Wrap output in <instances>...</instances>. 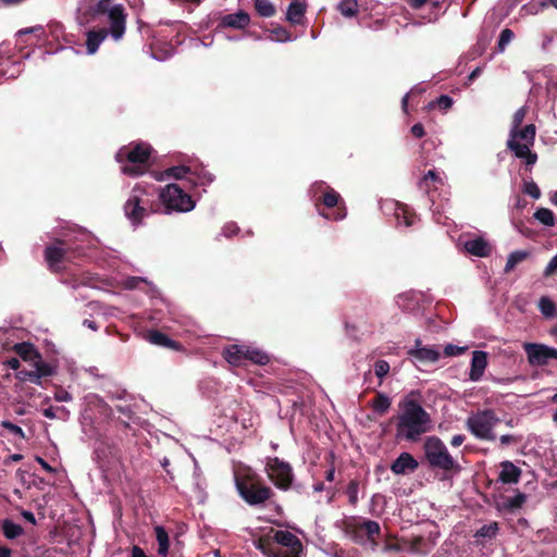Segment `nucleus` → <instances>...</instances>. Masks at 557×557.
<instances>
[{
  "label": "nucleus",
  "mask_w": 557,
  "mask_h": 557,
  "mask_svg": "<svg viewBox=\"0 0 557 557\" xmlns=\"http://www.w3.org/2000/svg\"><path fill=\"white\" fill-rule=\"evenodd\" d=\"M64 239L57 240L55 244L48 246L45 249V259L50 268V270L54 272H59L62 270V263L65 260H69L70 250H78V247L72 248L71 242L78 240L81 238H85L88 234L85 231L79 228H70L67 233L64 235Z\"/></svg>",
  "instance_id": "0eeeda50"
},
{
  "label": "nucleus",
  "mask_w": 557,
  "mask_h": 557,
  "mask_svg": "<svg viewBox=\"0 0 557 557\" xmlns=\"http://www.w3.org/2000/svg\"><path fill=\"white\" fill-rule=\"evenodd\" d=\"M271 40L277 42L292 41L290 34L283 27H275L271 30Z\"/></svg>",
  "instance_id": "09e8293b"
},
{
  "label": "nucleus",
  "mask_w": 557,
  "mask_h": 557,
  "mask_svg": "<svg viewBox=\"0 0 557 557\" xmlns=\"http://www.w3.org/2000/svg\"><path fill=\"white\" fill-rule=\"evenodd\" d=\"M306 12V5L300 1H293L289 3L286 11V18L292 24H301Z\"/></svg>",
  "instance_id": "cd10ccee"
},
{
  "label": "nucleus",
  "mask_w": 557,
  "mask_h": 557,
  "mask_svg": "<svg viewBox=\"0 0 557 557\" xmlns=\"http://www.w3.org/2000/svg\"><path fill=\"white\" fill-rule=\"evenodd\" d=\"M529 256V252L528 251H524V250H516V251H512L508 258H507V262L505 264V272L508 273L510 271H512L515 269V267L517 264H519L520 262H522L523 260H525Z\"/></svg>",
  "instance_id": "e433bc0d"
},
{
  "label": "nucleus",
  "mask_w": 557,
  "mask_h": 557,
  "mask_svg": "<svg viewBox=\"0 0 557 557\" xmlns=\"http://www.w3.org/2000/svg\"><path fill=\"white\" fill-rule=\"evenodd\" d=\"M463 246L467 252L480 258L487 257L492 252L490 243L482 237L468 239Z\"/></svg>",
  "instance_id": "5701e85b"
},
{
  "label": "nucleus",
  "mask_w": 557,
  "mask_h": 557,
  "mask_svg": "<svg viewBox=\"0 0 557 557\" xmlns=\"http://www.w3.org/2000/svg\"><path fill=\"white\" fill-rule=\"evenodd\" d=\"M525 114L527 109L524 107L515 112L507 139V148L516 158L524 160L527 165H534L537 161V156L531 151V148L535 141L536 127L534 124L521 127Z\"/></svg>",
  "instance_id": "f03ea898"
},
{
  "label": "nucleus",
  "mask_w": 557,
  "mask_h": 557,
  "mask_svg": "<svg viewBox=\"0 0 557 557\" xmlns=\"http://www.w3.org/2000/svg\"><path fill=\"white\" fill-rule=\"evenodd\" d=\"M418 461L409 453H401L392 463L391 470L395 474H406L413 472L418 468Z\"/></svg>",
  "instance_id": "4be33fe9"
},
{
  "label": "nucleus",
  "mask_w": 557,
  "mask_h": 557,
  "mask_svg": "<svg viewBox=\"0 0 557 557\" xmlns=\"http://www.w3.org/2000/svg\"><path fill=\"white\" fill-rule=\"evenodd\" d=\"M384 212H393L398 226L409 227L414 223V214L404 203L395 200H386L383 205Z\"/></svg>",
  "instance_id": "dca6fc26"
},
{
  "label": "nucleus",
  "mask_w": 557,
  "mask_h": 557,
  "mask_svg": "<svg viewBox=\"0 0 557 557\" xmlns=\"http://www.w3.org/2000/svg\"><path fill=\"white\" fill-rule=\"evenodd\" d=\"M14 351L17 354L20 358L24 361L33 362L39 352L35 348V346L28 342H23L14 345Z\"/></svg>",
  "instance_id": "c756f323"
},
{
  "label": "nucleus",
  "mask_w": 557,
  "mask_h": 557,
  "mask_svg": "<svg viewBox=\"0 0 557 557\" xmlns=\"http://www.w3.org/2000/svg\"><path fill=\"white\" fill-rule=\"evenodd\" d=\"M238 231L239 227L235 223L230 222L223 226L222 235H224L225 237H232L233 235L237 234Z\"/></svg>",
  "instance_id": "0e129e2a"
},
{
  "label": "nucleus",
  "mask_w": 557,
  "mask_h": 557,
  "mask_svg": "<svg viewBox=\"0 0 557 557\" xmlns=\"http://www.w3.org/2000/svg\"><path fill=\"white\" fill-rule=\"evenodd\" d=\"M500 422V419L491 409L479 410L471 413L466 421L469 432L482 441H494L496 434L494 428Z\"/></svg>",
  "instance_id": "9d476101"
},
{
  "label": "nucleus",
  "mask_w": 557,
  "mask_h": 557,
  "mask_svg": "<svg viewBox=\"0 0 557 557\" xmlns=\"http://www.w3.org/2000/svg\"><path fill=\"white\" fill-rule=\"evenodd\" d=\"M89 12L94 18H101L109 25L106 29L114 41H120L124 37L127 13L123 4H90Z\"/></svg>",
  "instance_id": "39448f33"
},
{
  "label": "nucleus",
  "mask_w": 557,
  "mask_h": 557,
  "mask_svg": "<svg viewBox=\"0 0 557 557\" xmlns=\"http://www.w3.org/2000/svg\"><path fill=\"white\" fill-rule=\"evenodd\" d=\"M346 535L356 544H369L373 549L377 546L381 525L374 520L360 516H351L344 521Z\"/></svg>",
  "instance_id": "423d86ee"
},
{
  "label": "nucleus",
  "mask_w": 557,
  "mask_h": 557,
  "mask_svg": "<svg viewBox=\"0 0 557 557\" xmlns=\"http://www.w3.org/2000/svg\"><path fill=\"white\" fill-rule=\"evenodd\" d=\"M54 399L59 403H69L73 399L72 394L63 388H59L54 393Z\"/></svg>",
  "instance_id": "e2e57ef3"
},
{
  "label": "nucleus",
  "mask_w": 557,
  "mask_h": 557,
  "mask_svg": "<svg viewBox=\"0 0 557 557\" xmlns=\"http://www.w3.org/2000/svg\"><path fill=\"white\" fill-rule=\"evenodd\" d=\"M537 307H539V310L541 311V313L545 318L553 319V318L557 317V307L549 297H547V296L541 297L539 300Z\"/></svg>",
  "instance_id": "2f4dec72"
},
{
  "label": "nucleus",
  "mask_w": 557,
  "mask_h": 557,
  "mask_svg": "<svg viewBox=\"0 0 557 557\" xmlns=\"http://www.w3.org/2000/svg\"><path fill=\"white\" fill-rule=\"evenodd\" d=\"M368 321L361 317L360 319L357 320L346 321L345 327L348 335L356 336V332L366 327Z\"/></svg>",
  "instance_id": "de8ad7c7"
},
{
  "label": "nucleus",
  "mask_w": 557,
  "mask_h": 557,
  "mask_svg": "<svg viewBox=\"0 0 557 557\" xmlns=\"http://www.w3.org/2000/svg\"><path fill=\"white\" fill-rule=\"evenodd\" d=\"M158 188L153 184L137 183L124 203L126 219L134 227L143 224L144 220L158 212Z\"/></svg>",
  "instance_id": "7ed1b4c3"
},
{
  "label": "nucleus",
  "mask_w": 557,
  "mask_h": 557,
  "mask_svg": "<svg viewBox=\"0 0 557 557\" xmlns=\"http://www.w3.org/2000/svg\"><path fill=\"white\" fill-rule=\"evenodd\" d=\"M429 182L436 183L438 185H444V176L443 173L436 172L435 170L428 171L423 178L420 182V187L422 189L429 188Z\"/></svg>",
  "instance_id": "37998d69"
},
{
  "label": "nucleus",
  "mask_w": 557,
  "mask_h": 557,
  "mask_svg": "<svg viewBox=\"0 0 557 557\" xmlns=\"http://www.w3.org/2000/svg\"><path fill=\"white\" fill-rule=\"evenodd\" d=\"M466 349H467V347H460V346H456V345H453V344H448L444 348V354H445V356H448V357H450V356H459Z\"/></svg>",
  "instance_id": "052dcab7"
},
{
  "label": "nucleus",
  "mask_w": 557,
  "mask_h": 557,
  "mask_svg": "<svg viewBox=\"0 0 557 557\" xmlns=\"http://www.w3.org/2000/svg\"><path fill=\"white\" fill-rule=\"evenodd\" d=\"M384 212H393L398 226L409 227L414 223V214L404 203L395 200H386L383 205Z\"/></svg>",
  "instance_id": "f3484780"
},
{
  "label": "nucleus",
  "mask_w": 557,
  "mask_h": 557,
  "mask_svg": "<svg viewBox=\"0 0 557 557\" xmlns=\"http://www.w3.org/2000/svg\"><path fill=\"white\" fill-rule=\"evenodd\" d=\"M527 500V495L523 493L518 492L515 496L508 499L507 505L511 509H517L522 507V505Z\"/></svg>",
  "instance_id": "13d9d810"
},
{
  "label": "nucleus",
  "mask_w": 557,
  "mask_h": 557,
  "mask_svg": "<svg viewBox=\"0 0 557 557\" xmlns=\"http://www.w3.org/2000/svg\"><path fill=\"white\" fill-rule=\"evenodd\" d=\"M523 193L529 195L533 199H539L541 197V190L537 184L533 181H524Z\"/></svg>",
  "instance_id": "5fc2aeb1"
},
{
  "label": "nucleus",
  "mask_w": 557,
  "mask_h": 557,
  "mask_svg": "<svg viewBox=\"0 0 557 557\" xmlns=\"http://www.w3.org/2000/svg\"><path fill=\"white\" fill-rule=\"evenodd\" d=\"M146 339L157 346L166 347V348H176L177 344L175 341L169 338L164 333L160 331H149L146 335Z\"/></svg>",
  "instance_id": "c85d7f7f"
},
{
  "label": "nucleus",
  "mask_w": 557,
  "mask_h": 557,
  "mask_svg": "<svg viewBox=\"0 0 557 557\" xmlns=\"http://www.w3.org/2000/svg\"><path fill=\"white\" fill-rule=\"evenodd\" d=\"M358 493H359V483L357 481H350L346 494L348 496L349 503L352 506H356L358 503Z\"/></svg>",
  "instance_id": "864d4df0"
},
{
  "label": "nucleus",
  "mask_w": 557,
  "mask_h": 557,
  "mask_svg": "<svg viewBox=\"0 0 557 557\" xmlns=\"http://www.w3.org/2000/svg\"><path fill=\"white\" fill-rule=\"evenodd\" d=\"M487 367V354L482 350H475L472 354L471 368L469 379L472 382H478L482 379L484 371Z\"/></svg>",
  "instance_id": "aec40b11"
},
{
  "label": "nucleus",
  "mask_w": 557,
  "mask_h": 557,
  "mask_svg": "<svg viewBox=\"0 0 557 557\" xmlns=\"http://www.w3.org/2000/svg\"><path fill=\"white\" fill-rule=\"evenodd\" d=\"M273 532V540L286 548L285 552H281V557H301L304 553V545L301 541L292 532L276 530Z\"/></svg>",
  "instance_id": "4468645a"
},
{
  "label": "nucleus",
  "mask_w": 557,
  "mask_h": 557,
  "mask_svg": "<svg viewBox=\"0 0 557 557\" xmlns=\"http://www.w3.org/2000/svg\"><path fill=\"white\" fill-rule=\"evenodd\" d=\"M157 199L164 207L166 214L190 212L196 207V201L177 184H168L162 189H158Z\"/></svg>",
  "instance_id": "1a4fd4ad"
},
{
  "label": "nucleus",
  "mask_w": 557,
  "mask_h": 557,
  "mask_svg": "<svg viewBox=\"0 0 557 557\" xmlns=\"http://www.w3.org/2000/svg\"><path fill=\"white\" fill-rule=\"evenodd\" d=\"M16 379L22 381V382L29 381V382H32L34 384H37V385H39L41 383V381H40V379L38 376V373H36L35 370H33V371H27V370L17 371Z\"/></svg>",
  "instance_id": "3c124183"
},
{
  "label": "nucleus",
  "mask_w": 557,
  "mask_h": 557,
  "mask_svg": "<svg viewBox=\"0 0 557 557\" xmlns=\"http://www.w3.org/2000/svg\"><path fill=\"white\" fill-rule=\"evenodd\" d=\"M189 173H190V166H186V165L172 166L164 172V174L168 177H173L175 180H182L187 185H188Z\"/></svg>",
  "instance_id": "c9c22d12"
},
{
  "label": "nucleus",
  "mask_w": 557,
  "mask_h": 557,
  "mask_svg": "<svg viewBox=\"0 0 557 557\" xmlns=\"http://www.w3.org/2000/svg\"><path fill=\"white\" fill-rule=\"evenodd\" d=\"M521 474V469L512 461L505 460L500 462L498 480L503 484H517L520 481Z\"/></svg>",
  "instance_id": "412c9836"
},
{
  "label": "nucleus",
  "mask_w": 557,
  "mask_h": 557,
  "mask_svg": "<svg viewBox=\"0 0 557 557\" xmlns=\"http://www.w3.org/2000/svg\"><path fill=\"white\" fill-rule=\"evenodd\" d=\"M32 366L35 368L36 373H38L39 379L50 376L54 373V368L45 362L40 356V354L37 356V358L32 362Z\"/></svg>",
  "instance_id": "72a5a7b5"
},
{
  "label": "nucleus",
  "mask_w": 557,
  "mask_h": 557,
  "mask_svg": "<svg viewBox=\"0 0 557 557\" xmlns=\"http://www.w3.org/2000/svg\"><path fill=\"white\" fill-rule=\"evenodd\" d=\"M534 219L545 226H554L555 215L552 210L547 208H540L534 212Z\"/></svg>",
  "instance_id": "a19ab883"
},
{
  "label": "nucleus",
  "mask_w": 557,
  "mask_h": 557,
  "mask_svg": "<svg viewBox=\"0 0 557 557\" xmlns=\"http://www.w3.org/2000/svg\"><path fill=\"white\" fill-rule=\"evenodd\" d=\"M337 9L345 17H352L358 13L359 4L357 0H343Z\"/></svg>",
  "instance_id": "58836bf2"
},
{
  "label": "nucleus",
  "mask_w": 557,
  "mask_h": 557,
  "mask_svg": "<svg viewBox=\"0 0 557 557\" xmlns=\"http://www.w3.org/2000/svg\"><path fill=\"white\" fill-rule=\"evenodd\" d=\"M548 7H549V1H547V0H531L529 3H527L522 7V11L525 14L535 15Z\"/></svg>",
  "instance_id": "c03bdc74"
},
{
  "label": "nucleus",
  "mask_w": 557,
  "mask_h": 557,
  "mask_svg": "<svg viewBox=\"0 0 557 557\" xmlns=\"http://www.w3.org/2000/svg\"><path fill=\"white\" fill-rule=\"evenodd\" d=\"M543 274L546 277L557 274V253L549 260Z\"/></svg>",
  "instance_id": "680f3d73"
},
{
  "label": "nucleus",
  "mask_w": 557,
  "mask_h": 557,
  "mask_svg": "<svg viewBox=\"0 0 557 557\" xmlns=\"http://www.w3.org/2000/svg\"><path fill=\"white\" fill-rule=\"evenodd\" d=\"M385 497L381 494H374L370 500L369 511L375 517H380L383 513V508L377 509L379 503H384Z\"/></svg>",
  "instance_id": "603ef678"
},
{
  "label": "nucleus",
  "mask_w": 557,
  "mask_h": 557,
  "mask_svg": "<svg viewBox=\"0 0 557 557\" xmlns=\"http://www.w3.org/2000/svg\"><path fill=\"white\" fill-rule=\"evenodd\" d=\"M253 545L264 557H281V552L273 549L271 545L262 539L256 541Z\"/></svg>",
  "instance_id": "49530a36"
},
{
  "label": "nucleus",
  "mask_w": 557,
  "mask_h": 557,
  "mask_svg": "<svg viewBox=\"0 0 557 557\" xmlns=\"http://www.w3.org/2000/svg\"><path fill=\"white\" fill-rule=\"evenodd\" d=\"M235 485L240 497L251 506L263 504L272 496L270 487L251 483L237 475H235Z\"/></svg>",
  "instance_id": "ddd939ff"
},
{
  "label": "nucleus",
  "mask_w": 557,
  "mask_h": 557,
  "mask_svg": "<svg viewBox=\"0 0 557 557\" xmlns=\"http://www.w3.org/2000/svg\"><path fill=\"white\" fill-rule=\"evenodd\" d=\"M389 369V363L385 360H379L374 364V373L380 380L388 374Z\"/></svg>",
  "instance_id": "4d7b16f0"
},
{
  "label": "nucleus",
  "mask_w": 557,
  "mask_h": 557,
  "mask_svg": "<svg viewBox=\"0 0 557 557\" xmlns=\"http://www.w3.org/2000/svg\"><path fill=\"white\" fill-rule=\"evenodd\" d=\"M194 486L199 495V498L202 499L205 496L206 483H205V479L202 478L201 469L195 458H194Z\"/></svg>",
  "instance_id": "4c0bfd02"
},
{
  "label": "nucleus",
  "mask_w": 557,
  "mask_h": 557,
  "mask_svg": "<svg viewBox=\"0 0 557 557\" xmlns=\"http://www.w3.org/2000/svg\"><path fill=\"white\" fill-rule=\"evenodd\" d=\"M411 134L417 138L423 137L425 134L423 125L421 123L414 124L411 127Z\"/></svg>",
  "instance_id": "774afa93"
},
{
  "label": "nucleus",
  "mask_w": 557,
  "mask_h": 557,
  "mask_svg": "<svg viewBox=\"0 0 557 557\" xmlns=\"http://www.w3.org/2000/svg\"><path fill=\"white\" fill-rule=\"evenodd\" d=\"M265 471L274 485L283 491L288 490L294 481L292 466L277 457L267 458Z\"/></svg>",
  "instance_id": "f8f14e48"
},
{
  "label": "nucleus",
  "mask_w": 557,
  "mask_h": 557,
  "mask_svg": "<svg viewBox=\"0 0 557 557\" xmlns=\"http://www.w3.org/2000/svg\"><path fill=\"white\" fill-rule=\"evenodd\" d=\"M246 361H251L256 364L264 366L269 363L270 356L257 347L245 345V362Z\"/></svg>",
  "instance_id": "bb28decb"
},
{
  "label": "nucleus",
  "mask_w": 557,
  "mask_h": 557,
  "mask_svg": "<svg viewBox=\"0 0 557 557\" xmlns=\"http://www.w3.org/2000/svg\"><path fill=\"white\" fill-rule=\"evenodd\" d=\"M389 407H391V399L385 394L379 393L375 396V398L372 400V408H373L374 412H376L380 416L387 412Z\"/></svg>",
  "instance_id": "f704fd0d"
},
{
  "label": "nucleus",
  "mask_w": 557,
  "mask_h": 557,
  "mask_svg": "<svg viewBox=\"0 0 557 557\" xmlns=\"http://www.w3.org/2000/svg\"><path fill=\"white\" fill-rule=\"evenodd\" d=\"M515 34L511 29L505 28L500 32L498 38V50L504 52L509 42L513 39Z\"/></svg>",
  "instance_id": "8fccbe9b"
},
{
  "label": "nucleus",
  "mask_w": 557,
  "mask_h": 557,
  "mask_svg": "<svg viewBox=\"0 0 557 557\" xmlns=\"http://www.w3.org/2000/svg\"><path fill=\"white\" fill-rule=\"evenodd\" d=\"M453 104H454V100L450 96L442 95L438 98H436L435 100L431 101L428 104V108L429 109L438 108L441 111L446 112L447 110H449L453 107Z\"/></svg>",
  "instance_id": "a18cd8bd"
},
{
  "label": "nucleus",
  "mask_w": 557,
  "mask_h": 557,
  "mask_svg": "<svg viewBox=\"0 0 557 557\" xmlns=\"http://www.w3.org/2000/svg\"><path fill=\"white\" fill-rule=\"evenodd\" d=\"M433 429L429 412L414 399L406 398L400 405L397 417L396 436L408 442H418Z\"/></svg>",
  "instance_id": "f257e3e1"
},
{
  "label": "nucleus",
  "mask_w": 557,
  "mask_h": 557,
  "mask_svg": "<svg viewBox=\"0 0 557 557\" xmlns=\"http://www.w3.org/2000/svg\"><path fill=\"white\" fill-rule=\"evenodd\" d=\"M214 180V176L205 170L202 166H190V173L188 175V185L190 187H197V186H208L210 185Z\"/></svg>",
  "instance_id": "b1692460"
},
{
  "label": "nucleus",
  "mask_w": 557,
  "mask_h": 557,
  "mask_svg": "<svg viewBox=\"0 0 557 557\" xmlns=\"http://www.w3.org/2000/svg\"><path fill=\"white\" fill-rule=\"evenodd\" d=\"M524 350L532 366H545L550 359H557V348L543 344L527 343Z\"/></svg>",
  "instance_id": "2eb2a0df"
},
{
  "label": "nucleus",
  "mask_w": 557,
  "mask_h": 557,
  "mask_svg": "<svg viewBox=\"0 0 557 557\" xmlns=\"http://www.w3.org/2000/svg\"><path fill=\"white\" fill-rule=\"evenodd\" d=\"M407 354L416 364H429L436 362L441 352L434 346H424L419 348H410Z\"/></svg>",
  "instance_id": "a211bd4d"
},
{
  "label": "nucleus",
  "mask_w": 557,
  "mask_h": 557,
  "mask_svg": "<svg viewBox=\"0 0 557 557\" xmlns=\"http://www.w3.org/2000/svg\"><path fill=\"white\" fill-rule=\"evenodd\" d=\"M424 454L430 466L441 470H451L456 466L446 445L436 436H429L424 442Z\"/></svg>",
  "instance_id": "9b49d317"
},
{
  "label": "nucleus",
  "mask_w": 557,
  "mask_h": 557,
  "mask_svg": "<svg viewBox=\"0 0 557 557\" xmlns=\"http://www.w3.org/2000/svg\"><path fill=\"white\" fill-rule=\"evenodd\" d=\"M1 426L3 429L8 430L12 435H14L21 440L25 438V432L22 430V428L10 422V421H8V420L2 421Z\"/></svg>",
  "instance_id": "6e6d98bb"
},
{
  "label": "nucleus",
  "mask_w": 557,
  "mask_h": 557,
  "mask_svg": "<svg viewBox=\"0 0 557 557\" xmlns=\"http://www.w3.org/2000/svg\"><path fill=\"white\" fill-rule=\"evenodd\" d=\"M255 8L263 17H271L275 14V8L270 0H255Z\"/></svg>",
  "instance_id": "79ce46f5"
},
{
  "label": "nucleus",
  "mask_w": 557,
  "mask_h": 557,
  "mask_svg": "<svg viewBox=\"0 0 557 557\" xmlns=\"http://www.w3.org/2000/svg\"><path fill=\"white\" fill-rule=\"evenodd\" d=\"M110 36L108 30L106 28H101L98 30H89L87 33V39H86V48L88 54H94L99 49L100 45L103 42V40Z\"/></svg>",
  "instance_id": "a878e982"
},
{
  "label": "nucleus",
  "mask_w": 557,
  "mask_h": 557,
  "mask_svg": "<svg viewBox=\"0 0 557 557\" xmlns=\"http://www.w3.org/2000/svg\"><path fill=\"white\" fill-rule=\"evenodd\" d=\"M2 532L7 539L14 540L23 534V528L12 520L5 519L2 523Z\"/></svg>",
  "instance_id": "473e14b6"
},
{
  "label": "nucleus",
  "mask_w": 557,
  "mask_h": 557,
  "mask_svg": "<svg viewBox=\"0 0 557 557\" xmlns=\"http://www.w3.org/2000/svg\"><path fill=\"white\" fill-rule=\"evenodd\" d=\"M309 194L317 207L320 202L330 209L337 207V211L335 213L320 212V215H322L324 219L338 221L346 216V209L344 207L341 195L335 189L330 187L325 182H314L309 189Z\"/></svg>",
  "instance_id": "6e6552de"
},
{
  "label": "nucleus",
  "mask_w": 557,
  "mask_h": 557,
  "mask_svg": "<svg viewBox=\"0 0 557 557\" xmlns=\"http://www.w3.org/2000/svg\"><path fill=\"white\" fill-rule=\"evenodd\" d=\"M423 91V88L419 87V86H414L409 92H407L403 99H401V108L404 110V112H407V109H408V98L411 94H414V92H422Z\"/></svg>",
  "instance_id": "338daca9"
},
{
  "label": "nucleus",
  "mask_w": 557,
  "mask_h": 557,
  "mask_svg": "<svg viewBox=\"0 0 557 557\" xmlns=\"http://www.w3.org/2000/svg\"><path fill=\"white\" fill-rule=\"evenodd\" d=\"M249 14L239 10L235 13L223 15L219 21L218 28L244 29L249 25Z\"/></svg>",
  "instance_id": "6ab92c4d"
},
{
  "label": "nucleus",
  "mask_w": 557,
  "mask_h": 557,
  "mask_svg": "<svg viewBox=\"0 0 557 557\" xmlns=\"http://www.w3.org/2000/svg\"><path fill=\"white\" fill-rule=\"evenodd\" d=\"M499 442L502 445L509 446L519 443L520 438L511 434H505L499 437Z\"/></svg>",
  "instance_id": "69168bd1"
},
{
  "label": "nucleus",
  "mask_w": 557,
  "mask_h": 557,
  "mask_svg": "<svg viewBox=\"0 0 557 557\" xmlns=\"http://www.w3.org/2000/svg\"><path fill=\"white\" fill-rule=\"evenodd\" d=\"M224 359L232 366L245 364V345H230L223 349Z\"/></svg>",
  "instance_id": "393cba45"
},
{
  "label": "nucleus",
  "mask_w": 557,
  "mask_h": 557,
  "mask_svg": "<svg viewBox=\"0 0 557 557\" xmlns=\"http://www.w3.org/2000/svg\"><path fill=\"white\" fill-rule=\"evenodd\" d=\"M156 539L158 542V554L161 557H166L169 553V535L165 529L161 525L154 528Z\"/></svg>",
  "instance_id": "7c9ffc66"
},
{
  "label": "nucleus",
  "mask_w": 557,
  "mask_h": 557,
  "mask_svg": "<svg viewBox=\"0 0 557 557\" xmlns=\"http://www.w3.org/2000/svg\"><path fill=\"white\" fill-rule=\"evenodd\" d=\"M140 283H148L145 277L141 276H129L123 281V286L126 289H135Z\"/></svg>",
  "instance_id": "bf43d9fd"
},
{
  "label": "nucleus",
  "mask_w": 557,
  "mask_h": 557,
  "mask_svg": "<svg viewBox=\"0 0 557 557\" xmlns=\"http://www.w3.org/2000/svg\"><path fill=\"white\" fill-rule=\"evenodd\" d=\"M498 523L497 522H491L488 524H484L474 534L475 539H488L492 540L496 537L498 533Z\"/></svg>",
  "instance_id": "ea45409f"
},
{
  "label": "nucleus",
  "mask_w": 557,
  "mask_h": 557,
  "mask_svg": "<svg viewBox=\"0 0 557 557\" xmlns=\"http://www.w3.org/2000/svg\"><path fill=\"white\" fill-rule=\"evenodd\" d=\"M152 148L147 143H131L119 149L115 160L121 164V171L128 176H138L150 168Z\"/></svg>",
  "instance_id": "20e7f679"
}]
</instances>
